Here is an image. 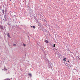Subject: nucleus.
<instances>
[{
  "label": "nucleus",
  "instance_id": "obj_14",
  "mask_svg": "<svg viewBox=\"0 0 80 80\" xmlns=\"http://www.w3.org/2000/svg\"><path fill=\"white\" fill-rule=\"evenodd\" d=\"M68 62H69V61H68Z\"/></svg>",
  "mask_w": 80,
  "mask_h": 80
},
{
  "label": "nucleus",
  "instance_id": "obj_13",
  "mask_svg": "<svg viewBox=\"0 0 80 80\" xmlns=\"http://www.w3.org/2000/svg\"><path fill=\"white\" fill-rule=\"evenodd\" d=\"M31 28H32V27H33V26H31Z\"/></svg>",
  "mask_w": 80,
  "mask_h": 80
},
{
  "label": "nucleus",
  "instance_id": "obj_10",
  "mask_svg": "<svg viewBox=\"0 0 80 80\" xmlns=\"http://www.w3.org/2000/svg\"><path fill=\"white\" fill-rule=\"evenodd\" d=\"M23 46H24V47H25V46H26V45L25 44H23Z\"/></svg>",
  "mask_w": 80,
  "mask_h": 80
},
{
  "label": "nucleus",
  "instance_id": "obj_8",
  "mask_svg": "<svg viewBox=\"0 0 80 80\" xmlns=\"http://www.w3.org/2000/svg\"><path fill=\"white\" fill-rule=\"evenodd\" d=\"M4 70L6 71H7V68H6L5 67H4Z\"/></svg>",
  "mask_w": 80,
  "mask_h": 80
},
{
  "label": "nucleus",
  "instance_id": "obj_11",
  "mask_svg": "<svg viewBox=\"0 0 80 80\" xmlns=\"http://www.w3.org/2000/svg\"><path fill=\"white\" fill-rule=\"evenodd\" d=\"M13 46H16V44H13Z\"/></svg>",
  "mask_w": 80,
  "mask_h": 80
},
{
  "label": "nucleus",
  "instance_id": "obj_5",
  "mask_svg": "<svg viewBox=\"0 0 80 80\" xmlns=\"http://www.w3.org/2000/svg\"><path fill=\"white\" fill-rule=\"evenodd\" d=\"M2 13H4V12H5V11L4 10H2Z\"/></svg>",
  "mask_w": 80,
  "mask_h": 80
},
{
  "label": "nucleus",
  "instance_id": "obj_1",
  "mask_svg": "<svg viewBox=\"0 0 80 80\" xmlns=\"http://www.w3.org/2000/svg\"><path fill=\"white\" fill-rule=\"evenodd\" d=\"M0 28L1 29H3V28L2 26H0Z\"/></svg>",
  "mask_w": 80,
  "mask_h": 80
},
{
  "label": "nucleus",
  "instance_id": "obj_15",
  "mask_svg": "<svg viewBox=\"0 0 80 80\" xmlns=\"http://www.w3.org/2000/svg\"><path fill=\"white\" fill-rule=\"evenodd\" d=\"M5 80H6L5 79Z\"/></svg>",
  "mask_w": 80,
  "mask_h": 80
},
{
  "label": "nucleus",
  "instance_id": "obj_9",
  "mask_svg": "<svg viewBox=\"0 0 80 80\" xmlns=\"http://www.w3.org/2000/svg\"><path fill=\"white\" fill-rule=\"evenodd\" d=\"M6 80H10V79L9 78H7L6 79Z\"/></svg>",
  "mask_w": 80,
  "mask_h": 80
},
{
  "label": "nucleus",
  "instance_id": "obj_7",
  "mask_svg": "<svg viewBox=\"0 0 80 80\" xmlns=\"http://www.w3.org/2000/svg\"><path fill=\"white\" fill-rule=\"evenodd\" d=\"M33 28L35 29V28H36V27H35V26H33Z\"/></svg>",
  "mask_w": 80,
  "mask_h": 80
},
{
  "label": "nucleus",
  "instance_id": "obj_6",
  "mask_svg": "<svg viewBox=\"0 0 80 80\" xmlns=\"http://www.w3.org/2000/svg\"><path fill=\"white\" fill-rule=\"evenodd\" d=\"M28 75H29V76H32V75H31V74H30V73H29V74H28Z\"/></svg>",
  "mask_w": 80,
  "mask_h": 80
},
{
  "label": "nucleus",
  "instance_id": "obj_2",
  "mask_svg": "<svg viewBox=\"0 0 80 80\" xmlns=\"http://www.w3.org/2000/svg\"><path fill=\"white\" fill-rule=\"evenodd\" d=\"M7 36H8V37H10V35H9V33H8L7 34Z\"/></svg>",
  "mask_w": 80,
  "mask_h": 80
},
{
  "label": "nucleus",
  "instance_id": "obj_3",
  "mask_svg": "<svg viewBox=\"0 0 80 80\" xmlns=\"http://www.w3.org/2000/svg\"><path fill=\"white\" fill-rule=\"evenodd\" d=\"M66 59H67V58H65L63 59V60L65 62L66 61Z\"/></svg>",
  "mask_w": 80,
  "mask_h": 80
},
{
  "label": "nucleus",
  "instance_id": "obj_12",
  "mask_svg": "<svg viewBox=\"0 0 80 80\" xmlns=\"http://www.w3.org/2000/svg\"><path fill=\"white\" fill-rule=\"evenodd\" d=\"M55 45H56V44H54L53 47H55Z\"/></svg>",
  "mask_w": 80,
  "mask_h": 80
},
{
  "label": "nucleus",
  "instance_id": "obj_4",
  "mask_svg": "<svg viewBox=\"0 0 80 80\" xmlns=\"http://www.w3.org/2000/svg\"><path fill=\"white\" fill-rule=\"evenodd\" d=\"M45 42L46 43H49L48 42V41H47V40H45Z\"/></svg>",
  "mask_w": 80,
  "mask_h": 80
}]
</instances>
